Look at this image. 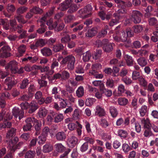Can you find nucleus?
I'll return each mask as SVG.
<instances>
[{"label":"nucleus","instance_id":"1","mask_svg":"<svg viewBox=\"0 0 158 158\" xmlns=\"http://www.w3.org/2000/svg\"><path fill=\"white\" fill-rule=\"evenodd\" d=\"M75 61V57L71 55L64 58L61 62L62 64H67L68 69L69 70H72L74 68Z\"/></svg>","mask_w":158,"mask_h":158},{"label":"nucleus","instance_id":"2","mask_svg":"<svg viewBox=\"0 0 158 158\" xmlns=\"http://www.w3.org/2000/svg\"><path fill=\"white\" fill-rule=\"evenodd\" d=\"M130 19L135 23H140L143 17L140 11L137 10H132L130 13Z\"/></svg>","mask_w":158,"mask_h":158},{"label":"nucleus","instance_id":"3","mask_svg":"<svg viewBox=\"0 0 158 158\" xmlns=\"http://www.w3.org/2000/svg\"><path fill=\"white\" fill-rule=\"evenodd\" d=\"M0 50V58H6L11 56L10 53L11 49L8 46H4Z\"/></svg>","mask_w":158,"mask_h":158},{"label":"nucleus","instance_id":"4","mask_svg":"<svg viewBox=\"0 0 158 158\" xmlns=\"http://www.w3.org/2000/svg\"><path fill=\"white\" fill-rule=\"evenodd\" d=\"M17 65L18 63L16 61H12L7 65L5 68L7 70L10 69L12 73H16L18 71Z\"/></svg>","mask_w":158,"mask_h":158},{"label":"nucleus","instance_id":"5","mask_svg":"<svg viewBox=\"0 0 158 158\" xmlns=\"http://www.w3.org/2000/svg\"><path fill=\"white\" fill-rule=\"evenodd\" d=\"M7 12L4 11V15L6 17L10 18L12 14L15 11L16 8L15 6L11 4H8L6 7Z\"/></svg>","mask_w":158,"mask_h":158},{"label":"nucleus","instance_id":"6","mask_svg":"<svg viewBox=\"0 0 158 158\" xmlns=\"http://www.w3.org/2000/svg\"><path fill=\"white\" fill-rule=\"evenodd\" d=\"M24 69L27 72H29L31 71H34L31 73V74L32 75H35L37 73V71L40 69L39 66L34 65L32 66L29 65H27L24 67Z\"/></svg>","mask_w":158,"mask_h":158},{"label":"nucleus","instance_id":"7","mask_svg":"<svg viewBox=\"0 0 158 158\" xmlns=\"http://www.w3.org/2000/svg\"><path fill=\"white\" fill-rule=\"evenodd\" d=\"M92 10L91 5H88L83 9H81L80 13L81 12L82 15H84V18L90 17L91 15V11Z\"/></svg>","mask_w":158,"mask_h":158},{"label":"nucleus","instance_id":"8","mask_svg":"<svg viewBox=\"0 0 158 158\" xmlns=\"http://www.w3.org/2000/svg\"><path fill=\"white\" fill-rule=\"evenodd\" d=\"M18 141L19 138L16 137H15L13 140H7V142L9 141L8 143V148L11 151H14L16 148H19L18 146L15 145Z\"/></svg>","mask_w":158,"mask_h":158},{"label":"nucleus","instance_id":"9","mask_svg":"<svg viewBox=\"0 0 158 158\" xmlns=\"http://www.w3.org/2000/svg\"><path fill=\"white\" fill-rule=\"evenodd\" d=\"M12 113L15 118L18 117L19 120L23 117L24 112L22 110H20L18 107H15L12 110Z\"/></svg>","mask_w":158,"mask_h":158},{"label":"nucleus","instance_id":"10","mask_svg":"<svg viewBox=\"0 0 158 158\" xmlns=\"http://www.w3.org/2000/svg\"><path fill=\"white\" fill-rule=\"evenodd\" d=\"M78 142L77 138L74 135L70 136L68 139V144L70 147H75L77 144Z\"/></svg>","mask_w":158,"mask_h":158},{"label":"nucleus","instance_id":"11","mask_svg":"<svg viewBox=\"0 0 158 158\" xmlns=\"http://www.w3.org/2000/svg\"><path fill=\"white\" fill-rule=\"evenodd\" d=\"M50 114L54 117V122L55 123L60 122L64 119V117L62 114H56L53 111Z\"/></svg>","mask_w":158,"mask_h":158},{"label":"nucleus","instance_id":"12","mask_svg":"<svg viewBox=\"0 0 158 158\" xmlns=\"http://www.w3.org/2000/svg\"><path fill=\"white\" fill-rule=\"evenodd\" d=\"M73 0H65L64 2L60 5L59 7L58 8V9L61 11L66 10L69 7Z\"/></svg>","mask_w":158,"mask_h":158},{"label":"nucleus","instance_id":"13","mask_svg":"<svg viewBox=\"0 0 158 158\" xmlns=\"http://www.w3.org/2000/svg\"><path fill=\"white\" fill-rule=\"evenodd\" d=\"M6 112L5 110H2L0 113V121L3 118L5 120H9L12 118V116L10 114L7 112L6 114Z\"/></svg>","mask_w":158,"mask_h":158},{"label":"nucleus","instance_id":"14","mask_svg":"<svg viewBox=\"0 0 158 158\" xmlns=\"http://www.w3.org/2000/svg\"><path fill=\"white\" fill-rule=\"evenodd\" d=\"M55 137L56 139L58 141H64L66 138V134L63 131H59L56 134Z\"/></svg>","mask_w":158,"mask_h":158},{"label":"nucleus","instance_id":"15","mask_svg":"<svg viewBox=\"0 0 158 158\" xmlns=\"http://www.w3.org/2000/svg\"><path fill=\"white\" fill-rule=\"evenodd\" d=\"M95 114L99 116H104L106 114V112L104 108L98 105L95 108Z\"/></svg>","mask_w":158,"mask_h":158},{"label":"nucleus","instance_id":"16","mask_svg":"<svg viewBox=\"0 0 158 158\" xmlns=\"http://www.w3.org/2000/svg\"><path fill=\"white\" fill-rule=\"evenodd\" d=\"M10 96V94L8 92H6L2 94L0 97V106L2 108H3L5 105V102L4 100V97L9 98Z\"/></svg>","mask_w":158,"mask_h":158},{"label":"nucleus","instance_id":"17","mask_svg":"<svg viewBox=\"0 0 158 158\" xmlns=\"http://www.w3.org/2000/svg\"><path fill=\"white\" fill-rule=\"evenodd\" d=\"M113 43H105L103 46V49L104 51L107 52H110L112 51L113 49V46L114 45Z\"/></svg>","mask_w":158,"mask_h":158},{"label":"nucleus","instance_id":"18","mask_svg":"<svg viewBox=\"0 0 158 158\" xmlns=\"http://www.w3.org/2000/svg\"><path fill=\"white\" fill-rule=\"evenodd\" d=\"M141 124L143 125L144 128H150L151 124L150 120L148 118H143L141 119Z\"/></svg>","mask_w":158,"mask_h":158},{"label":"nucleus","instance_id":"19","mask_svg":"<svg viewBox=\"0 0 158 158\" xmlns=\"http://www.w3.org/2000/svg\"><path fill=\"white\" fill-rule=\"evenodd\" d=\"M48 110L44 107H42L40 108L38 112V115L39 118H44L47 115Z\"/></svg>","mask_w":158,"mask_h":158},{"label":"nucleus","instance_id":"20","mask_svg":"<svg viewBox=\"0 0 158 158\" xmlns=\"http://www.w3.org/2000/svg\"><path fill=\"white\" fill-rule=\"evenodd\" d=\"M84 94V90L83 87L80 86L78 87L76 91V94L78 98H80L83 97Z\"/></svg>","mask_w":158,"mask_h":158},{"label":"nucleus","instance_id":"21","mask_svg":"<svg viewBox=\"0 0 158 158\" xmlns=\"http://www.w3.org/2000/svg\"><path fill=\"white\" fill-rule=\"evenodd\" d=\"M55 9V7H53L48 12H47L46 14L40 19V21L41 22H43V21H45L46 20L47 18L48 17L51 16L53 13Z\"/></svg>","mask_w":158,"mask_h":158},{"label":"nucleus","instance_id":"22","mask_svg":"<svg viewBox=\"0 0 158 158\" xmlns=\"http://www.w3.org/2000/svg\"><path fill=\"white\" fill-rule=\"evenodd\" d=\"M138 64L141 67H143L148 64V60L145 57H141L137 60Z\"/></svg>","mask_w":158,"mask_h":158},{"label":"nucleus","instance_id":"23","mask_svg":"<svg viewBox=\"0 0 158 158\" xmlns=\"http://www.w3.org/2000/svg\"><path fill=\"white\" fill-rule=\"evenodd\" d=\"M16 129L12 128L8 131L6 135V138L8 140H10L12 137L15 135Z\"/></svg>","mask_w":158,"mask_h":158},{"label":"nucleus","instance_id":"24","mask_svg":"<svg viewBox=\"0 0 158 158\" xmlns=\"http://www.w3.org/2000/svg\"><path fill=\"white\" fill-rule=\"evenodd\" d=\"M30 105L29 113H32L38 108L37 103L34 101H32Z\"/></svg>","mask_w":158,"mask_h":158},{"label":"nucleus","instance_id":"25","mask_svg":"<svg viewBox=\"0 0 158 158\" xmlns=\"http://www.w3.org/2000/svg\"><path fill=\"white\" fill-rule=\"evenodd\" d=\"M61 35L62 36H64L62 37L61 39V42L62 43H65L70 40V38L69 35L67 34L64 32L62 33Z\"/></svg>","mask_w":158,"mask_h":158},{"label":"nucleus","instance_id":"26","mask_svg":"<svg viewBox=\"0 0 158 158\" xmlns=\"http://www.w3.org/2000/svg\"><path fill=\"white\" fill-rule=\"evenodd\" d=\"M5 82L8 88L10 89L15 83V82L14 81L13 78L10 77H7L5 80Z\"/></svg>","mask_w":158,"mask_h":158},{"label":"nucleus","instance_id":"27","mask_svg":"<svg viewBox=\"0 0 158 158\" xmlns=\"http://www.w3.org/2000/svg\"><path fill=\"white\" fill-rule=\"evenodd\" d=\"M41 52L43 55L45 56H49L52 54V50L50 48L46 47L42 49Z\"/></svg>","mask_w":158,"mask_h":158},{"label":"nucleus","instance_id":"28","mask_svg":"<svg viewBox=\"0 0 158 158\" xmlns=\"http://www.w3.org/2000/svg\"><path fill=\"white\" fill-rule=\"evenodd\" d=\"M127 11V10L125 9H119L113 14V17H117L121 19L122 17L121 14L126 13Z\"/></svg>","mask_w":158,"mask_h":158},{"label":"nucleus","instance_id":"29","mask_svg":"<svg viewBox=\"0 0 158 158\" xmlns=\"http://www.w3.org/2000/svg\"><path fill=\"white\" fill-rule=\"evenodd\" d=\"M97 33V29L96 28H93L89 30L87 33L85 34V35L88 37H92L94 36Z\"/></svg>","mask_w":158,"mask_h":158},{"label":"nucleus","instance_id":"30","mask_svg":"<svg viewBox=\"0 0 158 158\" xmlns=\"http://www.w3.org/2000/svg\"><path fill=\"white\" fill-rule=\"evenodd\" d=\"M64 48V46L61 44H56L53 45L52 50L55 52H57L60 51Z\"/></svg>","mask_w":158,"mask_h":158},{"label":"nucleus","instance_id":"31","mask_svg":"<svg viewBox=\"0 0 158 158\" xmlns=\"http://www.w3.org/2000/svg\"><path fill=\"white\" fill-rule=\"evenodd\" d=\"M92 84L94 86H99L100 91L102 89V88L104 86V84L100 80H95L93 81L92 82Z\"/></svg>","mask_w":158,"mask_h":158},{"label":"nucleus","instance_id":"32","mask_svg":"<svg viewBox=\"0 0 158 158\" xmlns=\"http://www.w3.org/2000/svg\"><path fill=\"white\" fill-rule=\"evenodd\" d=\"M46 24L48 26V28L50 30H52L55 28L56 27L57 25V23L56 22H55L54 23H52V19H50L48 21Z\"/></svg>","mask_w":158,"mask_h":158},{"label":"nucleus","instance_id":"33","mask_svg":"<svg viewBox=\"0 0 158 158\" xmlns=\"http://www.w3.org/2000/svg\"><path fill=\"white\" fill-rule=\"evenodd\" d=\"M40 21V19L38 20L37 22H40L41 23V28L37 30V31L39 34H42L46 31L45 29L46 28V26L45 25V24L44 23V22H45V21H43V22H41Z\"/></svg>","mask_w":158,"mask_h":158},{"label":"nucleus","instance_id":"34","mask_svg":"<svg viewBox=\"0 0 158 158\" xmlns=\"http://www.w3.org/2000/svg\"><path fill=\"white\" fill-rule=\"evenodd\" d=\"M75 19V17L71 15H65L64 19L65 23H68Z\"/></svg>","mask_w":158,"mask_h":158},{"label":"nucleus","instance_id":"35","mask_svg":"<svg viewBox=\"0 0 158 158\" xmlns=\"http://www.w3.org/2000/svg\"><path fill=\"white\" fill-rule=\"evenodd\" d=\"M126 36L124 34L123 35V37H122V35H121V37H120V36H118V35H114L113 36L114 39L115 41L118 42H125L126 41Z\"/></svg>","mask_w":158,"mask_h":158},{"label":"nucleus","instance_id":"36","mask_svg":"<svg viewBox=\"0 0 158 158\" xmlns=\"http://www.w3.org/2000/svg\"><path fill=\"white\" fill-rule=\"evenodd\" d=\"M148 107L145 105L142 106L139 110V112L141 117L144 116L147 111Z\"/></svg>","mask_w":158,"mask_h":158},{"label":"nucleus","instance_id":"37","mask_svg":"<svg viewBox=\"0 0 158 158\" xmlns=\"http://www.w3.org/2000/svg\"><path fill=\"white\" fill-rule=\"evenodd\" d=\"M99 64H93L92 66V70L89 71V75L90 76H94L97 73V69L99 66Z\"/></svg>","mask_w":158,"mask_h":158},{"label":"nucleus","instance_id":"38","mask_svg":"<svg viewBox=\"0 0 158 158\" xmlns=\"http://www.w3.org/2000/svg\"><path fill=\"white\" fill-rule=\"evenodd\" d=\"M69 9L68 11V13H72L76 11L78 8L77 5L75 4H71L69 6Z\"/></svg>","mask_w":158,"mask_h":158},{"label":"nucleus","instance_id":"39","mask_svg":"<svg viewBox=\"0 0 158 158\" xmlns=\"http://www.w3.org/2000/svg\"><path fill=\"white\" fill-rule=\"evenodd\" d=\"M30 11L33 14H41L42 13L43 10L39 7L35 6L31 9Z\"/></svg>","mask_w":158,"mask_h":158},{"label":"nucleus","instance_id":"40","mask_svg":"<svg viewBox=\"0 0 158 158\" xmlns=\"http://www.w3.org/2000/svg\"><path fill=\"white\" fill-rule=\"evenodd\" d=\"M125 58L128 66H131L133 65V60L131 56L127 55L125 56Z\"/></svg>","mask_w":158,"mask_h":158},{"label":"nucleus","instance_id":"41","mask_svg":"<svg viewBox=\"0 0 158 158\" xmlns=\"http://www.w3.org/2000/svg\"><path fill=\"white\" fill-rule=\"evenodd\" d=\"M143 135L146 137L149 138L151 136L154 135V134L150 128H145Z\"/></svg>","mask_w":158,"mask_h":158},{"label":"nucleus","instance_id":"42","mask_svg":"<svg viewBox=\"0 0 158 158\" xmlns=\"http://www.w3.org/2000/svg\"><path fill=\"white\" fill-rule=\"evenodd\" d=\"M15 18L19 23L24 24L27 22V21L24 19L23 16L21 15L17 14V15L15 16Z\"/></svg>","mask_w":158,"mask_h":158},{"label":"nucleus","instance_id":"43","mask_svg":"<svg viewBox=\"0 0 158 158\" xmlns=\"http://www.w3.org/2000/svg\"><path fill=\"white\" fill-rule=\"evenodd\" d=\"M109 110L111 116L113 117H115L117 116L118 113L116 108L113 106H111L110 107Z\"/></svg>","mask_w":158,"mask_h":158},{"label":"nucleus","instance_id":"44","mask_svg":"<svg viewBox=\"0 0 158 158\" xmlns=\"http://www.w3.org/2000/svg\"><path fill=\"white\" fill-rule=\"evenodd\" d=\"M68 91H69V93L71 94L73 92V90L72 89H70L69 90H67V91L65 90H61V92L62 96L64 98H68L70 95L69 94Z\"/></svg>","mask_w":158,"mask_h":158},{"label":"nucleus","instance_id":"45","mask_svg":"<svg viewBox=\"0 0 158 158\" xmlns=\"http://www.w3.org/2000/svg\"><path fill=\"white\" fill-rule=\"evenodd\" d=\"M52 146L50 144H47L43 146V151L44 152L47 153L52 151Z\"/></svg>","mask_w":158,"mask_h":158},{"label":"nucleus","instance_id":"46","mask_svg":"<svg viewBox=\"0 0 158 158\" xmlns=\"http://www.w3.org/2000/svg\"><path fill=\"white\" fill-rule=\"evenodd\" d=\"M59 64L58 62L56 60H53V62L51 66V70L48 72V73L49 74L51 75L54 73V70L53 69L56 67L58 66Z\"/></svg>","mask_w":158,"mask_h":158},{"label":"nucleus","instance_id":"47","mask_svg":"<svg viewBox=\"0 0 158 158\" xmlns=\"http://www.w3.org/2000/svg\"><path fill=\"white\" fill-rule=\"evenodd\" d=\"M61 80H66L68 79L70 77L69 73L66 71H63L61 74Z\"/></svg>","mask_w":158,"mask_h":158},{"label":"nucleus","instance_id":"48","mask_svg":"<svg viewBox=\"0 0 158 158\" xmlns=\"http://www.w3.org/2000/svg\"><path fill=\"white\" fill-rule=\"evenodd\" d=\"M138 81L139 84L141 85L144 87H146L147 86L148 82L142 76H140L139 78Z\"/></svg>","mask_w":158,"mask_h":158},{"label":"nucleus","instance_id":"49","mask_svg":"<svg viewBox=\"0 0 158 158\" xmlns=\"http://www.w3.org/2000/svg\"><path fill=\"white\" fill-rule=\"evenodd\" d=\"M27 9V7L24 6L19 7L17 9L16 13L17 14L21 15L26 12Z\"/></svg>","mask_w":158,"mask_h":158},{"label":"nucleus","instance_id":"50","mask_svg":"<svg viewBox=\"0 0 158 158\" xmlns=\"http://www.w3.org/2000/svg\"><path fill=\"white\" fill-rule=\"evenodd\" d=\"M149 24L151 26H157L158 22L157 19L154 17L150 18L148 20Z\"/></svg>","mask_w":158,"mask_h":158},{"label":"nucleus","instance_id":"51","mask_svg":"<svg viewBox=\"0 0 158 158\" xmlns=\"http://www.w3.org/2000/svg\"><path fill=\"white\" fill-rule=\"evenodd\" d=\"M83 122L87 133H90L91 132V130L90 128V124L89 122L87 120H84Z\"/></svg>","mask_w":158,"mask_h":158},{"label":"nucleus","instance_id":"52","mask_svg":"<svg viewBox=\"0 0 158 158\" xmlns=\"http://www.w3.org/2000/svg\"><path fill=\"white\" fill-rule=\"evenodd\" d=\"M91 57L90 53L89 51L83 54V59L84 61H88L90 59Z\"/></svg>","mask_w":158,"mask_h":158},{"label":"nucleus","instance_id":"53","mask_svg":"<svg viewBox=\"0 0 158 158\" xmlns=\"http://www.w3.org/2000/svg\"><path fill=\"white\" fill-rule=\"evenodd\" d=\"M100 91L104 94L106 96L108 97L111 96L112 94L111 90L106 89L105 86L102 88V89Z\"/></svg>","mask_w":158,"mask_h":158},{"label":"nucleus","instance_id":"54","mask_svg":"<svg viewBox=\"0 0 158 158\" xmlns=\"http://www.w3.org/2000/svg\"><path fill=\"white\" fill-rule=\"evenodd\" d=\"M96 100L93 98H88L86 100L85 104L88 106H91L95 102Z\"/></svg>","mask_w":158,"mask_h":158},{"label":"nucleus","instance_id":"55","mask_svg":"<svg viewBox=\"0 0 158 158\" xmlns=\"http://www.w3.org/2000/svg\"><path fill=\"white\" fill-rule=\"evenodd\" d=\"M35 152L34 151H28L25 155V158H34L35 155Z\"/></svg>","mask_w":158,"mask_h":158},{"label":"nucleus","instance_id":"56","mask_svg":"<svg viewBox=\"0 0 158 158\" xmlns=\"http://www.w3.org/2000/svg\"><path fill=\"white\" fill-rule=\"evenodd\" d=\"M118 104L121 106H124L128 103L127 99L125 98H120L118 100Z\"/></svg>","mask_w":158,"mask_h":158},{"label":"nucleus","instance_id":"57","mask_svg":"<svg viewBox=\"0 0 158 158\" xmlns=\"http://www.w3.org/2000/svg\"><path fill=\"white\" fill-rule=\"evenodd\" d=\"M56 150L59 152H62L65 148V147L61 143L56 144L55 145Z\"/></svg>","mask_w":158,"mask_h":158},{"label":"nucleus","instance_id":"58","mask_svg":"<svg viewBox=\"0 0 158 158\" xmlns=\"http://www.w3.org/2000/svg\"><path fill=\"white\" fill-rule=\"evenodd\" d=\"M118 94L119 95H121L125 91V86L122 84L118 85Z\"/></svg>","mask_w":158,"mask_h":158},{"label":"nucleus","instance_id":"59","mask_svg":"<svg viewBox=\"0 0 158 158\" xmlns=\"http://www.w3.org/2000/svg\"><path fill=\"white\" fill-rule=\"evenodd\" d=\"M121 80L127 85L131 84L132 82V80L129 77H125L122 78Z\"/></svg>","mask_w":158,"mask_h":158},{"label":"nucleus","instance_id":"60","mask_svg":"<svg viewBox=\"0 0 158 158\" xmlns=\"http://www.w3.org/2000/svg\"><path fill=\"white\" fill-rule=\"evenodd\" d=\"M108 40L107 39H105L103 40L102 41L99 40H98L96 41V45L98 47L102 46L105 43H107Z\"/></svg>","mask_w":158,"mask_h":158},{"label":"nucleus","instance_id":"61","mask_svg":"<svg viewBox=\"0 0 158 158\" xmlns=\"http://www.w3.org/2000/svg\"><path fill=\"white\" fill-rule=\"evenodd\" d=\"M118 136L123 138H126L127 135V132L123 130H119L118 131Z\"/></svg>","mask_w":158,"mask_h":158},{"label":"nucleus","instance_id":"62","mask_svg":"<svg viewBox=\"0 0 158 158\" xmlns=\"http://www.w3.org/2000/svg\"><path fill=\"white\" fill-rule=\"evenodd\" d=\"M35 129L36 131H39L41 128L42 126L41 123L40 121L35 119L34 123Z\"/></svg>","mask_w":158,"mask_h":158},{"label":"nucleus","instance_id":"63","mask_svg":"<svg viewBox=\"0 0 158 158\" xmlns=\"http://www.w3.org/2000/svg\"><path fill=\"white\" fill-rule=\"evenodd\" d=\"M115 19H113L109 23V25L111 26H112L116 25L119 22V20L120 19L117 17H114Z\"/></svg>","mask_w":158,"mask_h":158},{"label":"nucleus","instance_id":"64","mask_svg":"<svg viewBox=\"0 0 158 158\" xmlns=\"http://www.w3.org/2000/svg\"><path fill=\"white\" fill-rule=\"evenodd\" d=\"M36 43V45L38 47H42L45 45V42L44 39H41L38 40Z\"/></svg>","mask_w":158,"mask_h":158}]
</instances>
